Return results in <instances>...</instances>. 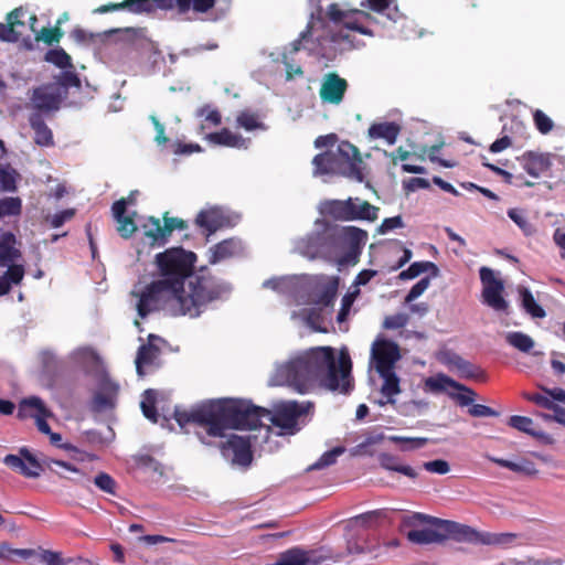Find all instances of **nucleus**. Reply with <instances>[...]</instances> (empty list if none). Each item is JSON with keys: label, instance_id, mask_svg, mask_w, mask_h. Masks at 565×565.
<instances>
[{"label": "nucleus", "instance_id": "nucleus-18", "mask_svg": "<svg viewBox=\"0 0 565 565\" xmlns=\"http://www.w3.org/2000/svg\"><path fill=\"white\" fill-rule=\"evenodd\" d=\"M525 140V125L516 118H509L502 126L501 137L497 139V152H501L510 147L520 149Z\"/></svg>", "mask_w": 565, "mask_h": 565}, {"label": "nucleus", "instance_id": "nucleus-49", "mask_svg": "<svg viewBox=\"0 0 565 565\" xmlns=\"http://www.w3.org/2000/svg\"><path fill=\"white\" fill-rule=\"evenodd\" d=\"M45 61L60 68L72 67L71 56L63 49L50 50L45 54Z\"/></svg>", "mask_w": 565, "mask_h": 565}, {"label": "nucleus", "instance_id": "nucleus-58", "mask_svg": "<svg viewBox=\"0 0 565 565\" xmlns=\"http://www.w3.org/2000/svg\"><path fill=\"white\" fill-rule=\"evenodd\" d=\"M21 213V200L7 198L0 201V216L19 215Z\"/></svg>", "mask_w": 565, "mask_h": 565}, {"label": "nucleus", "instance_id": "nucleus-50", "mask_svg": "<svg viewBox=\"0 0 565 565\" xmlns=\"http://www.w3.org/2000/svg\"><path fill=\"white\" fill-rule=\"evenodd\" d=\"M113 8H124L134 13L153 12L151 0H125Z\"/></svg>", "mask_w": 565, "mask_h": 565}, {"label": "nucleus", "instance_id": "nucleus-23", "mask_svg": "<svg viewBox=\"0 0 565 565\" xmlns=\"http://www.w3.org/2000/svg\"><path fill=\"white\" fill-rule=\"evenodd\" d=\"M312 24L311 21L308 23L306 30H303L299 38L291 43V51L289 53L282 54V63L286 66L288 81L292 79L295 76H301L303 74L301 67L299 65L292 64L290 60V55L297 53L301 47H306L303 43H308V38L311 35Z\"/></svg>", "mask_w": 565, "mask_h": 565}, {"label": "nucleus", "instance_id": "nucleus-24", "mask_svg": "<svg viewBox=\"0 0 565 565\" xmlns=\"http://www.w3.org/2000/svg\"><path fill=\"white\" fill-rule=\"evenodd\" d=\"M127 210V201L125 199H120L114 202L111 206L113 216L118 223L117 232L122 238H129L137 231V226L135 221L126 215Z\"/></svg>", "mask_w": 565, "mask_h": 565}, {"label": "nucleus", "instance_id": "nucleus-10", "mask_svg": "<svg viewBox=\"0 0 565 565\" xmlns=\"http://www.w3.org/2000/svg\"><path fill=\"white\" fill-rule=\"evenodd\" d=\"M341 558L342 554H333L326 546L316 550L292 547L280 553L273 565H320L327 561L339 562Z\"/></svg>", "mask_w": 565, "mask_h": 565}, {"label": "nucleus", "instance_id": "nucleus-31", "mask_svg": "<svg viewBox=\"0 0 565 565\" xmlns=\"http://www.w3.org/2000/svg\"><path fill=\"white\" fill-rule=\"evenodd\" d=\"M441 361L455 369L462 377L472 379L477 376V369L467 360L454 352H445Z\"/></svg>", "mask_w": 565, "mask_h": 565}, {"label": "nucleus", "instance_id": "nucleus-8", "mask_svg": "<svg viewBox=\"0 0 565 565\" xmlns=\"http://www.w3.org/2000/svg\"><path fill=\"white\" fill-rule=\"evenodd\" d=\"M313 408L311 402L298 403L296 401L280 402L274 411L266 409L267 418L274 426L280 428V435H294L299 430L298 419Z\"/></svg>", "mask_w": 565, "mask_h": 565}, {"label": "nucleus", "instance_id": "nucleus-59", "mask_svg": "<svg viewBox=\"0 0 565 565\" xmlns=\"http://www.w3.org/2000/svg\"><path fill=\"white\" fill-rule=\"evenodd\" d=\"M163 221H164L163 231L166 234V244L168 243L169 237L171 236V234L174 230L183 231L188 227L186 223L183 220L178 218V217H170V216H168V213L164 214Z\"/></svg>", "mask_w": 565, "mask_h": 565}, {"label": "nucleus", "instance_id": "nucleus-34", "mask_svg": "<svg viewBox=\"0 0 565 565\" xmlns=\"http://www.w3.org/2000/svg\"><path fill=\"white\" fill-rule=\"evenodd\" d=\"M379 375L383 379L381 394L386 397V402L394 405L396 403L395 396L401 393L399 377L395 371L381 372Z\"/></svg>", "mask_w": 565, "mask_h": 565}, {"label": "nucleus", "instance_id": "nucleus-44", "mask_svg": "<svg viewBox=\"0 0 565 565\" xmlns=\"http://www.w3.org/2000/svg\"><path fill=\"white\" fill-rule=\"evenodd\" d=\"M448 532L458 541H477L478 534L467 525H462L456 522H447Z\"/></svg>", "mask_w": 565, "mask_h": 565}, {"label": "nucleus", "instance_id": "nucleus-54", "mask_svg": "<svg viewBox=\"0 0 565 565\" xmlns=\"http://www.w3.org/2000/svg\"><path fill=\"white\" fill-rule=\"evenodd\" d=\"M303 321L313 331L327 332V328L323 327V318L316 309L303 311Z\"/></svg>", "mask_w": 565, "mask_h": 565}, {"label": "nucleus", "instance_id": "nucleus-43", "mask_svg": "<svg viewBox=\"0 0 565 565\" xmlns=\"http://www.w3.org/2000/svg\"><path fill=\"white\" fill-rule=\"evenodd\" d=\"M392 443L398 444L402 451H412L415 449L423 448L428 444L429 439L426 437H403V436H391Z\"/></svg>", "mask_w": 565, "mask_h": 565}, {"label": "nucleus", "instance_id": "nucleus-53", "mask_svg": "<svg viewBox=\"0 0 565 565\" xmlns=\"http://www.w3.org/2000/svg\"><path fill=\"white\" fill-rule=\"evenodd\" d=\"M94 483L99 490L108 494H116L117 483L110 475L106 472H99L94 478Z\"/></svg>", "mask_w": 565, "mask_h": 565}, {"label": "nucleus", "instance_id": "nucleus-6", "mask_svg": "<svg viewBox=\"0 0 565 565\" xmlns=\"http://www.w3.org/2000/svg\"><path fill=\"white\" fill-rule=\"evenodd\" d=\"M17 237L11 232L0 230V267L7 270L0 275V296L7 295L12 286L21 284L25 268Z\"/></svg>", "mask_w": 565, "mask_h": 565}, {"label": "nucleus", "instance_id": "nucleus-62", "mask_svg": "<svg viewBox=\"0 0 565 565\" xmlns=\"http://www.w3.org/2000/svg\"><path fill=\"white\" fill-rule=\"evenodd\" d=\"M430 285V278L424 277L419 281H417L408 291L407 296L405 297V303L413 302L416 298L422 296L424 291L429 287Z\"/></svg>", "mask_w": 565, "mask_h": 565}, {"label": "nucleus", "instance_id": "nucleus-4", "mask_svg": "<svg viewBox=\"0 0 565 565\" xmlns=\"http://www.w3.org/2000/svg\"><path fill=\"white\" fill-rule=\"evenodd\" d=\"M195 262L196 254L182 247H171L158 253L154 257V264L159 273L158 279L178 296L184 298L192 292L190 282L193 277L202 276L210 279L213 289L217 290V295H212L211 303L227 298L232 291L231 284L213 276L205 267L193 271Z\"/></svg>", "mask_w": 565, "mask_h": 565}, {"label": "nucleus", "instance_id": "nucleus-41", "mask_svg": "<svg viewBox=\"0 0 565 565\" xmlns=\"http://www.w3.org/2000/svg\"><path fill=\"white\" fill-rule=\"evenodd\" d=\"M519 294H520V298H521L522 308L529 315H531L533 318H544L545 317L546 313H545L544 309L535 301L532 292L527 288L520 287Z\"/></svg>", "mask_w": 565, "mask_h": 565}, {"label": "nucleus", "instance_id": "nucleus-7", "mask_svg": "<svg viewBox=\"0 0 565 565\" xmlns=\"http://www.w3.org/2000/svg\"><path fill=\"white\" fill-rule=\"evenodd\" d=\"M426 386L434 392L444 391L460 407H468V414L472 417H490L494 415V409L482 404H475L476 392L446 375L428 377Z\"/></svg>", "mask_w": 565, "mask_h": 565}, {"label": "nucleus", "instance_id": "nucleus-14", "mask_svg": "<svg viewBox=\"0 0 565 565\" xmlns=\"http://www.w3.org/2000/svg\"><path fill=\"white\" fill-rule=\"evenodd\" d=\"M65 92L56 84H46L33 89L31 105L35 113H52L60 108Z\"/></svg>", "mask_w": 565, "mask_h": 565}, {"label": "nucleus", "instance_id": "nucleus-40", "mask_svg": "<svg viewBox=\"0 0 565 565\" xmlns=\"http://www.w3.org/2000/svg\"><path fill=\"white\" fill-rule=\"evenodd\" d=\"M504 338L508 344L522 353H530L535 345L534 340L521 331L508 332Z\"/></svg>", "mask_w": 565, "mask_h": 565}, {"label": "nucleus", "instance_id": "nucleus-36", "mask_svg": "<svg viewBox=\"0 0 565 565\" xmlns=\"http://www.w3.org/2000/svg\"><path fill=\"white\" fill-rule=\"evenodd\" d=\"M379 461L381 467L385 470L399 472L412 479L417 477V472L411 466L401 463L398 458L393 455L386 452L380 454Z\"/></svg>", "mask_w": 565, "mask_h": 565}, {"label": "nucleus", "instance_id": "nucleus-22", "mask_svg": "<svg viewBox=\"0 0 565 565\" xmlns=\"http://www.w3.org/2000/svg\"><path fill=\"white\" fill-rule=\"evenodd\" d=\"M243 250L244 246L241 239L236 237L224 239L210 247L209 263L214 265L224 262L226 259L241 255Z\"/></svg>", "mask_w": 565, "mask_h": 565}, {"label": "nucleus", "instance_id": "nucleus-29", "mask_svg": "<svg viewBox=\"0 0 565 565\" xmlns=\"http://www.w3.org/2000/svg\"><path fill=\"white\" fill-rule=\"evenodd\" d=\"M401 132V127L396 122L373 124L369 128V136L373 139H384L388 145H394Z\"/></svg>", "mask_w": 565, "mask_h": 565}, {"label": "nucleus", "instance_id": "nucleus-15", "mask_svg": "<svg viewBox=\"0 0 565 565\" xmlns=\"http://www.w3.org/2000/svg\"><path fill=\"white\" fill-rule=\"evenodd\" d=\"M518 159L526 173L537 179L550 177L551 168L554 161L559 160V157L551 152L525 151Z\"/></svg>", "mask_w": 565, "mask_h": 565}, {"label": "nucleus", "instance_id": "nucleus-25", "mask_svg": "<svg viewBox=\"0 0 565 565\" xmlns=\"http://www.w3.org/2000/svg\"><path fill=\"white\" fill-rule=\"evenodd\" d=\"M349 200H351V211H349L350 221L361 220L374 222L377 220L380 211L377 206L372 205L360 198H349Z\"/></svg>", "mask_w": 565, "mask_h": 565}, {"label": "nucleus", "instance_id": "nucleus-32", "mask_svg": "<svg viewBox=\"0 0 565 565\" xmlns=\"http://www.w3.org/2000/svg\"><path fill=\"white\" fill-rule=\"evenodd\" d=\"M349 31H356L361 34L372 35V31L370 29L363 26L360 23L359 19H355L353 21H345L343 23L342 28H340L335 32H331L330 33V42L337 43V44L348 42L351 44Z\"/></svg>", "mask_w": 565, "mask_h": 565}, {"label": "nucleus", "instance_id": "nucleus-20", "mask_svg": "<svg viewBox=\"0 0 565 565\" xmlns=\"http://www.w3.org/2000/svg\"><path fill=\"white\" fill-rule=\"evenodd\" d=\"M159 339V337L150 334L148 338V343L140 345L138 349L135 363L137 374L140 377L145 376V369L156 370L160 366V349L153 343V340Z\"/></svg>", "mask_w": 565, "mask_h": 565}, {"label": "nucleus", "instance_id": "nucleus-33", "mask_svg": "<svg viewBox=\"0 0 565 565\" xmlns=\"http://www.w3.org/2000/svg\"><path fill=\"white\" fill-rule=\"evenodd\" d=\"M206 139L218 146L244 148L246 147V140L237 134H233L231 130L224 128L217 132H211L206 136Z\"/></svg>", "mask_w": 565, "mask_h": 565}, {"label": "nucleus", "instance_id": "nucleus-38", "mask_svg": "<svg viewBox=\"0 0 565 565\" xmlns=\"http://www.w3.org/2000/svg\"><path fill=\"white\" fill-rule=\"evenodd\" d=\"M280 292L282 295L298 298L305 291V276H284L280 277Z\"/></svg>", "mask_w": 565, "mask_h": 565}, {"label": "nucleus", "instance_id": "nucleus-35", "mask_svg": "<svg viewBox=\"0 0 565 565\" xmlns=\"http://www.w3.org/2000/svg\"><path fill=\"white\" fill-rule=\"evenodd\" d=\"M366 3L372 11L385 14L393 22H397L403 18V13L398 10L395 0H366Z\"/></svg>", "mask_w": 565, "mask_h": 565}, {"label": "nucleus", "instance_id": "nucleus-13", "mask_svg": "<svg viewBox=\"0 0 565 565\" xmlns=\"http://www.w3.org/2000/svg\"><path fill=\"white\" fill-rule=\"evenodd\" d=\"M371 359L377 373L395 371V364L401 359L398 345L386 339H376L371 348Z\"/></svg>", "mask_w": 565, "mask_h": 565}, {"label": "nucleus", "instance_id": "nucleus-26", "mask_svg": "<svg viewBox=\"0 0 565 565\" xmlns=\"http://www.w3.org/2000/svg\"><path fill=\"white\" fill-rule=\"evenodd\" d=\"M390 510L379 509L369 511L359 515H355L348 520L347 530H351L355 525H360L365 529H372L382 523V521L388 518Z\"/></svg>", "mask_w": 565, "mask_h": 565}, {"label": "nucleus", "instance_id": "nucleus-55", "mask_svg": "<svg viewBox=\"0 0 565 565\" xmlns=\"http://www.w3.org/2000/svg\"><path fill=\"white\" fill-rule=\"evenodd\" d=\"M509 217L522 230L525 235H531L534 231L532 224L526 220L522 210L510 209L508 211Z\"/></svg>", "mask_w": 565, "mask_h": 565}, {"label": "nucleus", "instance_id": "nucleus-27", "mask_svg": "<svg viewBox=\"0 0 565 565\" xmlns=\"http://www.w3.org/2000/svg\"><path fill=\"white\" fill-rule=\"evenodd\" d=\"M509 425L520 431L535 437L545 445H552L554 443V439L550 435L534 427V423L530 417L518 415L511 416L509 418Z\"/></svg>", "mask_w": 565, "mask_h": 565}, {"label": "nucleus", "instance_id": "nucleus-3", "mask_svg": "<svg viewBox=\"0 0 565 565\" xmlns=\"http://www.w3.org/2000/svg\"><path fill=\"white\" fill-rule=\"evenodd\" d=\"M190 289L192 292L183 298L168 288L164 282L156 279L140 292L131 291V296L137 298L135 308L140 318H146L159 310H164L174 317L198 318L206 310L213 298L212 295H217V290L213 289L210 279L202 276L193 277Z\"/></svg>", "mask_w": 565, "mask_h": 565}, {"label": "nucleus", "instance_id": "nucleus-45", "mask_svg": "<svg viewBox=\"0 0 565 565\" xmlns=\"http://www.w3.org/2000/svg\"><path fill=\"white\" fill-rule=\"evenodd\" d=\"M215 3L216 0H180V14H184L191 9L195 13H206Z\"/></svg>", "mask_w": 565, "mask_h": 565}, {"label": "nucleus", "instance_id": "nucleus-48", "mask_svg": "<svg viewBox=\"0 0 565 565\" xmlns=\"http://www.w3.org/2000/svg\"><path fill=\"white\" fill-rule=\"evenodd\" d=\"M345 451L344 447H334L333 449L326 451L315 463H312L308 470H319L335 463L337 458Z\"/></svg>", "mask_w": 565, "mask_h": 565}, {"label": "nucleus", "instance_id": "nucleus-2", "mask_svg": "<svg viewBox=\"0 0 565 565\" xmlns=\"http://www.w3.org/2000/svg\"><path fill=\"white\" fill-rule=\"evenodd\" d=\"M266 408L248 401L223 398L207 401L190 411L175 408L174 419L183 429L194 424L205 429L209 437H223L226 429H255L262 425Z\"/></svg>", "mask_w": 565, "mask_h": 565}, {"label": "nucleus", "instance_id": "nucleus-30", "mask_svg": "<svg viewBox=\"0 0 565 565\" xmlns=\"http://www.w3.org/2000/svg\"><path fill=\"white\" fill-rule=\"evenodd\" d=\"M351 200H327L321 203V212L337 221H350Z\"/></svg>", "mask_w": 565, "mask_h": 565}, {"label": "nucleus", "instance_id": "nucleus-39", "mask_svg": "<svg viewBox=\"0 0 565 565\" xmlns=\"http://www.w3.org/2000/svg\"><path fill=\"white\" fill-rule=\"evenodd\" d=\"M480 279L483 285L482 301L494 308V270L489 267H481Z\"/></svg>", "mask_w": 565, "mask_h": 565}, {"label": "nucleus", "instance_id": "nucleus-47", "mask_svg": "<svg viewBox=\"0 0 565 565\" xmlns=\"http://www.w3.org/2000/svg\"><path fill=\"white\" fill-rule=\"evenodd\" d=\"M429 269H433L434 274L438 271L437 266L431 262H415L399 274V278L403 280L413 279Z\"/></svg>", "mask_w": 565, "mask_h": 565}, {"label": "nucleus", "instance_id": "nucleus-5", "mask_svg": "<svg viewBox=\"0 0 565 565\" xmlns=\"http://www.w3.org/2000/svg\"><path fill=\"white\" fill-rule=\"evenodd\" d=\"M312 164L315 177L338 174L358 182L364 180L360 152L348 141L339 143L335 150H328L315 156Z\"/></svg>", "mask_w": 565, "mask_h": 565}, {"label": "nucleus", "instance_id": "nucleus-46", "mask_svg": "<svg viewBox=\"0 0 565 565\" xmlns=\"http://www.w3.org/2000/svg\"><path fill=\"white\" fill-rule=\"evenodd\" d=\"M407 539L416 544H429L438 542L440 540V535L431 529H419L409 531L407 533Z\"/></svg>", "mask_w": 565, "mask_h": 565}, {"label": "nucleus", "instance_id": "nucleus-51", "mask_svg": "<svg viewBox=\"0 0 565 565\" xmlns=\"http://www.w3.org/2000/svg\"><path fill=\"white\" fill-rule=\"evenodd\" d=\"M18 173L10 166L3 167L0 169V189L3 191H14L15 190V181Z\"/></svg>", "mask_w": 565, "mask_h": 565}, {"label": "nucleus", "instance_id": "nucleus-9", "mask_svg": "<svg viewBox=\"0 0 565 565\" xmlns=\"http://www.w3.org/2000/svg\"><path fill=\"white\" fill-rule=\"evenodd\" d=\"M334 243L339 242L344 252L338 259L339 265H355L367 241V232L356 226L333 228Z\"/></svg>", "mask_w": 565, "mask_h": 565}, {"label": "nucleus", "instance_id": "nucleus-63", "mask_svg": "<svg viewBox=\"0 0 565 565\" xmlns=\"http://www.w3.org/2000/svg\"><path fill=\"white\" fill-rule=\"evenodd\" d=\"M237 124L246 130H254L262 126L257 116L248 111H243L237 116Z\"/></svg>", "mask_w": 565, "mask_h": 565}, {"label": "nucleus", "instance_id": "nucleus-28", "mask_svg": "<svg viewBox=\"0 0 565 565\" xmlns=\"http://www.w3.org/2000/svg\"><path fill=\"white\" fill-rule=\"evenodd\" d=\"M31 128L34 130V142L41 147H50L54 143L53 132L45 124L42 114L32 113L29 117Z\"/></svg>", "mask_w": 565, "mask_h": 565}, {"label": "nucleus", "instance_id": "nucleus-57", "mask_svg": "<svg viewBox=\"0 0 565 565\" xmlns=\"http://www.w3.org/2000/svg\"><path fill=\"white\" fill-rule=\"evenodd\" d=\"M116 398L97 391L92 401V408L96 412H103L105 409L113 408L115 406Z\"/></svg>", "mask_w": 565, "mask_h": 565}, {"label": "nucleus", "instance_id": "nucleus-17", "mask_svg": "<svg viewBox=\"0 0 565 565\" xmlns=\"http://www.w3.org/2000/svg\"><path fill=\"white\" fill-rule=\"evenodd\" d=\"M3 463L28 478H38L43 470L42 463L25 447L18 455H7Z\"/></svg>", "mask_w": 565, "mask_h": 565}, {"label": "nucleus", "instance_id": "nucleus-52", "mask_svg": "<svg viewBox=\"0 0 565 565\" xmlns=\"http://www.w3.org/2000/svg\"><path fill=\"white\" fill-rule=\"evenodd\" d=\"M533 122L535 128L542 134L547 135L554 128L553 120L541 109L533 111Z\"/></svg>", "mask_w": 565, "mask_h": 565}, {"label": "nucleus", "instance_id": "nucleus-56", "mask_svg": "<svg viewBox=\"0 0 565 565\" xmlns=\"http://www.w3.org/2000/svg\"><path fill=\"white\" fill-rule=\"evenodd\" d=\"M55 84L58 85V87L61 88L62 92L66 93V90L70 87H77V88H79L81 87V79L77 76V74H75L74 72H72V71H64V72L61 73V75L58 76L57 82Z\"/></svg>", "mask_w": 565, "mask_h": 565}, {"label": "nucleus", "instance_id": "nucleus-16", "mask_svg": "<svg viewBox=\"0 0 565 565\" xmlns=\"http://www.w3.org/2000/svg\"><path fill=\"white\" fill-rule=\"evenodd\" d=\"M222 455L232 465L248 467L253 460L249 438L232 435L222 445Z\"/></svg>", "mask_w": 565, "mask_h": 565}, {"label": "nucleus", "instance_id": "nucleus-19", "mask_svg": "<svg viewBox=\"0 0 565 565\" xmlns=\"http://www.w3.org/2000/svg\"><path fill=\"white\" fill-rule=\"evenodd\" d=\"M348 87L347 79L340 77L337 73H327L321 81L320 99L323 104L340 105L344 99Z\"/></svg>", "mask_w": 565, "mask_h": 565}, {"label": "nucleus", "instance_id": "nucleus-64", "mask_svg": "<svg viewBox=\"0 0 565 565\" xmlns=\"http://www.w3.org/2000/svg\"><path fill=\"white\" fill-rule=\"evenodd\" d=\"M38 559L46 565H65L61 553L49 550H41Z\"/></svg>", "mask_w": 565, "mask_h": 565}, {"label": "nucleus", "instance_id": "nucleus-12", "mask_svg": "<svg viewBox=\"0 0 565 565\" xmlns=\"http://www.w3.org/2000/svg\"><path fill=\"white\" fill-rule=\"evenodd\" d=\"M238 218V215L232 214L223 207L213 206L201 210L195 217V224L203 228L209 237L223 227L236 225Z\"/></svg>", "mask_w": 565, "mask_h": 565}, {"label": "nucleus", "instance_id": "nucleus-37", "mask_svg": "<svg viewBox=\"0 0 565 565\" xmlns=\"http://www.w3.org/2000/svg\"><path fill=\"white\" fill-rule=\"evenodd\" d=\"M145 236L150 239L151 246H163L166 245V234L163 225L160 220L153 216L149 217L148 221L142 225Z\"/></svg>", "mask_w": 565, "mask_h": 565}, {"label": "nucleus", "instance_id": "nucleus-11", "mask_svg": "<svg viewBox=\"0 0 565 565\" xmlns=\"http://www.w3.org/2000/svg\"><path fill=\"white\" fill-rule=\"evenodd\" d=\"M334 245L333 230L316 232L297 241L295 250L303 257L316 259L319 257H328Z\"/></svg>", "mask_w": 565, "mask_h": 565}, {"label": "nucleus", "instance_id": "nucleus-21", "mask_svg": "<svg viewBox=\"0 0 565 565\" xmlns=\"http://www.w3.org/2000/svg\"><path fill=\"white\" fill-rule=\"evenodd\" d=\"M18 416L20 418H24L26 416H31L35 418L38 429L45 434L50 435L52 433L50 425L45 420L47 416V411L41 398L32 396L30 398H25L21 402Z\"/></svg>", "mask_w": 565, "mask_h": 565}, {"label": "nucleus", "instance_id": "nucleus-42", "mask_svg": "<svg viewBox=\"0 0 565 565\" xmlns=\"http://www.w3.org/2000/svg\"><path fill=\"white\" fill-rule=\"evenodd\" d=\"M143 398L140 403L141 411L146 418L149 420L157 423L158 414L156 411V399H157V391L152 388H148L143 393Z\"/></svg>", "mask_w": 565, "mask_h": 565}, {"label": "nucleus", "instance_id": "nucleus-60", "mask_svg": "<svg viewBox=\"0 0 565 565\" xmlns=\"http://www.w3.org/2000/svg\"><path fill=\"white\" fill-rule=\"evenodd\" d=\"M497 465L507 467L513 471L524 472L526 475L536 473V469L534 468V465L529 461L512 462V461H507V460H502V459H497Z\"/></svg>", "mask_w": 565, "mask_h": 565}, {"label": "nucleus", "instance_id": "nucleus-1", "mask_svg": "<svg viewBox=\"0 0 565 565\" xmlns=\"http://www.w3.org/2000/svg\"><path fill=\"white\" fill-rule=\"evenodd\" d=\"M352 362L347 350H341L338 361L330 347L303 351L289 361L278 364L269 380L273 386L288 385L298 393L308 392L318 382L321 386L343 394L351 388Z\"/></svg>", "mask_w": 565, "mask_h": 565}, {"label": "nucleus", "instance_id": "nucleus-61", "mask_svg": "<svg viewBox=\"0 0 565 565\" xmlns=\"http://www.w3.org/2000/svg\"><path fill=\"white\" fill-rule=\"evenodd\" d=\"M524 397L533 402L534 404L554 411V408L557 406L551 398V396L544 392V394L541 393H525Z\"/></svg>", "mask_w": 565, "mask_h": 565}]
</instances>
